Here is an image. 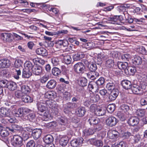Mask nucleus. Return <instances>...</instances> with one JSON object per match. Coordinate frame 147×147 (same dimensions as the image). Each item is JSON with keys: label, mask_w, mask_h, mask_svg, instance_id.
Listing matches in <instances>:
<instances>
[{"label": "nucleus", "mask_w": 147, "mask_h": 147, "mask_svg": "<svg viewBox=\"0 0 147 147\" xmlns=\"http://www.w3.org/2000/svg\"><path fill=\"white\" fill-rule=\"evenodd\" d=\"M84 55L83 52H78L73 56V58L74 61H78L84 58Z\"/></svg>", "instance_id": "21"}, {"label": "nucleus", "mask_w": 147, "mask_h": 147, "mask_svg": "<svg viewBox=\"0 0 147 147\" xmlns=\"http://www.w3.org/2000/svg\"><path fill=\"white\" fill-rule=\"evenodd\" d=\"M9 82L7 80H0V86L4 88H7Z\"/></svg>", "instance_id": "46"}, {"label": "nucleus", "mask_w": 147, "mask_h": 147, "mask_svg": "<svg viewBox=\"0 0 147 147\" xmlns=\"http://www.w3.org/2000/svg\"><path fill=\"white\" fill-rule=\"evenodd\" d=\"M23 63L22 61L19 59H16L14 63L15 67L17 68H22V65Z\"/></svg>", "instance_id": "37"}, {"label": "nucleus", "mask_w": 147, "mask_h": 147, "mask_svg": "<svg viewBox=\"0 0 147 147\" xmlns=\"http://www.w3.org/2000/svg\"><path fill=\"white\" fill-rule=\"evenodd\" d=\"M85 67L82 62H78L74 66V69L76 73L79 74H82L85 71Z\"/></svg>", "instance_id": "2"}, {"label": "nucleus", "mask_w": 147, "mask_h": 147, "mask_svg": "<svg viewBox=\"0 0 147 147\" xmlns=\"http://www.w3.org/2000/svg\"><path fill=\"white\" fill-rule=\"evenodd\" d=\"M66 107L65 109L67 108H68V109H71L75 107L76 104L74 103H72L71 102H69L66 104Z\"/></svg>", "instance_id": "55"}, {"label": "nucleus", "mask_w": 147, "mask_h": 147, "mask_svg": "<svg viewBox=\"0 0 147 147\" xmlns=\"http://www.w3.org/2000/svg\"><path fill=\"white\" fill-rule=\"evenodd\" d=\"M90 109L96 115L99 116L104 115L106 112L105 109L97 107L96 105H91Z\"/></svg>", "instance_id": "1"}, {"label": "nucleus", "mask_w": 147, "mask_h": 147, "mask_svg": "<svg viewBox=\"0 0 147 147\" xmlns=\"http://www.w3.org/2000/svg\"><path fill=\"white\" fill-rule=\"evenodd\" d=\"M42 133L41 129H33L32 131V135L35 139L39 138Z\"/></svg>", "instance_id": "10"}, {"label": "nucleus", "mask_w": 147, "mask_h": 147, "mask_svg": "<svg viewBox=\"0 0 147 147\" xmlns=\"http://www.w3.org/2000/svg\"><path fill=\"white\" fill-rule=\"evenodd\" d=\"M56 85V82L53 80H51L48 82L46 86L47 88L52 89L55 88Z\"/></svg>", "instance_id": "22"}, {"label": "nucleus", "mask_w": 147, "mask_h": 147, "mask_svg": "<svg viewBox=\"0 0 147 147\" xmlns=\"http://www.w3.org/2000/svg\"><path fill=\"white\" fill-rule=\"evenodd\" d=\"M0 115L2 117L9 116V113L6 108L3 107L0 109Z\"/></svg>", "instance_id": "26"}, {"label": "nucleus", "mask_w": 147, "mask_h": 147, "mask_svg": "<svg viewBox=\"0 0 147 147\" xmlns=\"http://www.w3.org/2000/svg\"><path fill=\"white\" fill-rule=\"evenodd\" d=\"M49 10L50 11H52L53 13V14H56L58 13L59 12L58 9L56 8H51L49 9Z\"/></svg>", "instance_id": "64"}, {"label": "nucleus", "mask_w": 147, "mask_h": 147, "mask_svg": "<svg viewBox=\"0 0 147 147\" xmlns=\"http://www.w3.org/2000/svg\"><path fill=\"white\" fill-rule=\"evenodd\" d=\"M1 129L0 131V134L2 137H5L7 136L9 134V131L13 132L14 129Z\"/></svg>", "instance_id": "18"}, {"label": "nucleus", "mask_w": 147, "mask_h": 147, "mask_svg": "<svg viewBox=\"0 0 147 147\" xmlns=\"http://www.w3.org/2000/svg\"><path fill=\"white\" fill-rule=\"evenodd\" d=\"M35 145V144L33 140H30L27 144V147H34Z\"/></svg>", "instance_id": "59"}, {"label": "nucleus", "mask_w": 147, "mask_h": 147, "mask_svg": "<svg viewBox=\"0 0 147 147\" xmlns=\"http://www.w3.org/2000/svg\"><path fill=\"white\" fill-rule=\"evenodd\" d=\"M83 139L81 138L74 139L71 142V145L73 147H78L81 145L83 143Z\"/></svg>", "instance_id": "5"}, {"label": "nucleus", "mask_w": 147, "mask_h": 147, "mask_svg": "<svg viewBox=\"0 0 147 147\" xmlns=\"http://www.w3.org/2000/svg\"><path fill=\"white\" fill-rule=\"evenodd\" d=\"M121 84L124 88L127 90L130 89L132 86L131 82L128 80L123 81Z\"/></svg>", "instance_id": "19"}, {"label": "nucleus", "mask_w": 147, "mask_h": 147, "mask_svg": "<svg viewBox=\"0 0 147 147\" xmlns=\"http://www.w3.org/2000/svg\"><path fill=\"white\" fill-rule=\"evenodd\" d=\"M106 122L107 125L112 127L116 125L117 121V119L114 117H111L107 118L106 120Z\"/></svg>", "instance_id": "6"}, {"label": "nucleus", "mask_w": 147, "mask_h": 147, "mask_svg": "<svg viewBox=\"0 0 147 147\" xmlns=\"http://www.w3.org/2000/svg\"><path fill=\"white\" fill-rule=\"evenodd\" d=\"M86 112L84 107H80L77 109L76 113L78 116L82 117L84 115Z\"/></svg>", "instance_id": "20"}, {"label": "nucleus", "mask_w": 147, "mask_h": 147, "mask_svg": "<svg viewBox=\"0 0 147 147\" xmlns=\"http://www.w3.org/2000/svg\"><path fill=\"white\" fill-rule=\"evenodd\" d=\"M49 78V76L47 74H45L44 76L41 77L40 81L42 83H46Z\"/></svg>", "instance_id": "41"}, {"label": "nucleus", "mask_w": 147, "mask_h": 147, "mask_svg": "<svg viewBox=\"0 0 147 147\" xmlns=\"http://www.w3.org/2000/svg\"><path fill=\"white\" fill-rule=\"evenodd\" d=\"M79 84L82 86H85L87 84V80L84 78H82L80 79Z\"/></svg>", "instance_id": "42"}, {"label": "nucleus", "mask_w": 147, "mask_h": 147, "mask_svg": "<svg viewBox=\"0 0 147 147\" xmlns=\"http://www.w3.org/2000/svg\"><path fill=\"white\" fill-rule=\"evenodd\" d=\"M28 119L30 121H33L35 119V115L34 113L30 114L27 116Z\"/></svg>", "instance_id": "54"}, {"label": "nucleus", "mask_w": 147, "mask_h": 147, "mask_svg": "<svg viewBox=\"0 0 147 147\" xmlns=\"http://www.w3.org/2000/svg\"><path fill=\"white\" fill-rule=\"evenodd\" d=\"M145 110L144 109H138L135 112V114L138 117H141L144 116L145 114Z\"/></svg>", "instance_id": "28"}, {"label": "nucleus", "mask_w": 147, "mask_h": 147, "mask_svg": "<svg viewBox=\"0 0 147 147\" xmlns=\"http://www.w3.org/2000/svg\"><path fill=\"white\" fill-rule=\"evenodd\" d=\"M22 141L21 137L18 135H14L11 139V143L13 146H17L21 143Z\"/></svg>", "instance_id": "3"}, {"label": "nucleus", "mask_w": 147, "mask_h": 147, "mask_svg": "<svg viewBox=\"0 0 147 147\" xmlns=\"http://www.w3.org/2000/svg\"><path fill=\"white\" fill-rule=\"evenodd\" d=\"M45 97L46 98L52 100L55 98L54 92L52 91H48L45 93Z\"/></svg>", "instance_id": "32"}, {"label": "nucleus", "mask_w": 147, "mask_h": 147, "mask_svg": "<svg viewBox=\"0 0 147 147\" xmlns=\"http://www.w3.org/2000/svg\"><path fill=\"white\" fill-rule=\"evenodd\" d=\"M22 93L21 90H17L16 91L15 93V96L17 98H20L22 96Z\"/></svg>", "instance_id": "57"}, {"label": "nucleus", "mask_w": 147, "mask_h": 147, "mask_svg": "<svg viewBox=\"0 0 147 147\" xmlns=\"http://www.w3.org/2000/svg\"><path fill=\"white\" fill-rule=\"evenodd\" d=\"M44 142L46 144L51 143L53 140V138L52 136L51 135H47L43 138Z\"/></svg>", "instance_id": "24"}, {"label": "nucleus", "mask_w": 147, "mask_h": 147, "mask_svg": "<svg viewBox=\"0 0 147 147\" xmlns=\"http://www.w3.org/2000/svg\"><path fill=\"white\" fill-rule=\"evenodd\" d=\"M61 71L58 68L54 67L52 69V73L55 76H58L60 75Z\"/></svg>", "instance_id": "35"}, {"label": "nucleus", "mask_w": 147, "mask_h": 147, "mask_svg": "<svg viewBox=\"0 0 147 147\" xmlns=\"http://www.w3.org/2000/svg\"><path fill=\"white\" fill-rule=\"evenodd\" d=\"M100 97L98 94H91L90 96V99L92 102H96L100 99Z\"/></svg>", "instance_id": "30"}, {"label": "nucleus", "mask_w": 147, "mask_h": 147, "mask_svg": "<svg viewBox=\"0 0 147 147\" xmlns=\"http://www.w3.org/2000/svg\"><path fill=\"white\" fill-rule=\"evenodd\" d=\"M87 75L88 78L94 80L98 77L99 74L96 72L90 71L87 74Z\"/></svg>", "instance_id": "11"}, {"label": "nucleus", "mask_w": 147, "mask_h": 147, "mask_svg": "<svg viewBox=\"0 0 147 147\" xmlns=\"http://www.w3.org/2000/svg\"><path fill=\"white\" fill-rule=\"evenodd\" d=\"M16 73H15V75L14 76V78L18 80L19 78V76L21 75V71L20 68H17L16 69Z\"/></svg>", "instance_id": "48"}, {"label": "nucleus", "mask_w": 147, "mask_h": 147, "mask_svg": "<svg viewBox=\"0 0 147 147\" xmlns=\"http://www.w3.org/2000/svg\"><path fill=\"white\" fill-rule=\"evenodd\" d=\"M132 62L135 65H140L142 63V59L139 56H136L132 59Z\"/></svg>", "instance_id": "23"}, {"label": "nucleus", "mask_w": 147, "mask_h": 147, "mask_svg": "<svg viewBox=\"0 0 147 147\" xmlns=\"http://www.w3.org/2000/svg\"><path fill=\"white\" fill-rule=\"evenodd\" d=\"M21 90L22 93L26 94L30 92V88L27 86L23 85L21 86Z\"/></svg>", "instance_id": "33"}, {"label": "nucleus", "mask_w": 147, "mask_h": 147, "mask_svg": "<svg viewBox=\"0 0 147 147\" xmlns=\"http://www.w3.org/2000/svg\"><path fill=\"white\" fill-rule=\"evenodd\" d=\"M36 52L37 54L43 56H46L48 54L47 50L43 47L37 49L36 50Z\"/></svg>", "instance_id": "14"}, {"label": "nucleus", "mask_w": 147, "mask_h": 147, "mask_svg": "<svg viewBox=\"0 0 147 147\" xmlns=\"http://www.w3.org/2000/svg\"><path fill=\"white\" fill-rule=\"evenodd\" d=\"M99 93L103 97L106 96L108 94L107 90L105 89L100 90Z\"/></svg>", "instance_id": "50"}, {"label": "nucleus", "mask_w": 147, "mask_h": 147, "mask_svg": "<svg viewBox=\"0 0 147 147\" xmlns=\"http://www.w3.org/2000/svg\"><path fill=\"white\" fill-rule=\"evenodd\" d=\"M22 100L25 102L30 103L32 102V99L29 96L25 95L22 96Z\"/></svg>", "instance_id": "31"}, {"label": "nucleus", "mask_w": 147, "mask_h": 147, "mask_svg": "<svg viewBox=\"0 0 147 147\" xmlns=\"http://www.w3.org/2000/svg\"><path fill=\"white\" fill-rule=\"evenodd\" d=\"M88 67L90 71H94L97 69L96 66L94 64H89Z\"/></svg>", "instance_id": "49"}, {"label": "nucleus", "mask_w": 147, "mask_h": 147, "mask_svg": "<svg viewBox=\"0 0 147 147\" xmlns=\"http://www.w3.org/2000/svg\"><path fill=\"white\" fill-rule=\"evenodd\" d=\"M32 75L31 71L29 69H23L22 73L23 77L28 78Z\"/></svg>", "instance_id": "27"}, {"label": "nucleus", "mask_w": 147, "mask_h": 147, "mask_svg": "<svg viewBox=\"0 0 147 147\" xmlns=\"http://www.w3.org/2000/svg\"><path fill=\"white\" fill-rule=\"evenodd\" d=\"M51 61L54 66H57L59 64V58L58 57H53L51 59Z\"/></svg>", "instance_id": "47"}, {"label": "nucleus", "mask_w": 147, "mask_h": 147, "mask_svg": "<svg viewBox=\"0 0 147 147\" xmlns=\"http://www.w3.org/2000/svg\"><path fill=\"white\" fill-rule=\"evenodd\" d=\"M94 131L93 129H84L83 132L85 136H87L92 135L94 133Z\"/></svg>", "instance_id": "43"}, {"label": "nucleus", "mask_w": 147, "mask_h": 147, "mask_svg": "<svg viewBox=\"0 0 147 147\" xmlns=\"http://www.w3.org/2000/svg\"><path fill=\"white\" fill-rule=\"evenodd\" d=\"M34 65H33L32 63L30 61L26 62L24 64L25 69L32 70Z\"/></svg>", "instance_id": "34"}, {"label": "nucleus", "mask_w": 147, "mask_h": 147, "mask_svg": "<svg viewBox=\"0 0 147 147\" xmlns=\"http://www.w3.org/2000/svg\"><path fill=\"white\" fill-rule=\"evenodd\" d=\"M57 125V123L55 121L50 122L46 125L47 128H54Z\"/></svg>", "instance_id": "45"}, {"label": "nucleus", "mask_w": 147, "mask_h": 147, "mask_svg": "<svg viewBox=\"0 0 147 147\" xmlns=\"http://www.w3.org/2000/svg\"><path fill=\"white\" fill-rule=\"evenodd\" d=\"M117 65L119 68L120 69L124 70L125 72H127V69L128 68V63L127 62H118Z\"/></svg>", "instance_id": "16"}, {"label": "nucleus", "mask_w": 147, "mask_h": 147, "mask_svg": "<svg viewBox=\"0 0 147 147\" xmlns=\"http://www.w3.org/2000/svg\"><path fill=\"white\" fill-rule=\"evenodd\" d=\"M131 89L133 93L137 94H142L143 90L138 85L133 84L131 86Z\"/></svg>", "instance_id": "4"}, {"label": "nucleus", "mask_w": 147, "mask_h": 147, "mask_svg": "<svg viewBox=\"0 0 147 147\" xmlns=\"http://www.w3.org/2000/svg\"><path fill=\"white\" fill-rule=\"evenodd\" d=\"M139 122V118L136 117H132L128 121V123L130 125L134 126L137 125Z\"/></svg>", "instance_id": "9"}, {"label": "nucleus", "mask_w": 147, "mask_h": 147, "mask_svg": "<svg viewBox=\"0 0 147 147\" xmlns=\"http://www.w3.org/2000/svg\"><path fill=\"white\" fill-rule=\"evenodd\" d=\"M90 141L91 144L95 145L97 147H102L103 146L102 142L101 141L92 138L90 139Z\"/></svg>", "instance_id": "13"}, {"label": "nucleus", "mask_w": 147, "mask_h": 147, "mask_svg": "<svg viewBox=\"0 0 147 147\" xmlns=\"http://www.w3.org/2000/svg\"><path fill=\"white\" fill-rule=\"evenodd\" d=\"M105 81L104 78H100L96 81V82L98 86H100L104 84Z\"/></svg>", "instance_id": "51"}, {"label": "nucleus", "mask_w": 147, "mask_h": 147, "mask_svg": "<svg viewBox=\"0 0 147 147\" xmlns=\"http://www.w3.org/2000/svg\"><path fill=\"white\" fill-rule=\"evenodd\" d=\"M139 52L142 54L147 55V48L146 49L143 47H141L139 48Z\"/></svg>", "instance_id": "52"}, {"label": "nucleus", "mask_w": 147, "mask_h": 147, "mask_svg": "<svg viewBox=\"0 0 147 147\" xmlns=\"http://www.w3.org/2000/svg\"><path fill=\"white\" fill-rule=\"evenodd\" d=\"M69 138L67 136H62L59 140V144L62 146H65L67 144Z\"/></svg>", "instance_id": "15"}, {"label": "nucleus", "mask_w": 147, "mask_h": 147, "mask_svg": "<svg viewBox=\"0 0 147 147\" xmlns=\"http://www.w3.org/2000/svg\"><path fill=\"white\" fill-rule=\"evenodd\" d=\"M68 31L67 30H61L58 31L57 34L58 35H60L61 34H66L67 33Z\"/></svg>", "instance_id": "63"}, {"label": "nucleus", "mask_w": 147, "mask_h": 147, "mask_svg": "<svg viewBox=\"0 0 147 147\" xmlns=\"http://www.w3.org/2000/svg\"><path fill=\"white\" fill-rule=\"evenodd\" d=\"M64 61L67 64H70L71 61L72 59L69 55H67L64 57Z\"/></svg>", "instance_id": "38"}, {"label": "nucleus", "mask_w": 147, "mask_h": 147, "mask_svg": "<svg viewBox=\"0 0 147 147\" xmlns=\"http://www.w3.org/2000/svg\"><path fill=\"white\" fill-rule=\"evenodd\" d=\"M17 87V85L16 83L13 82H9L6 88L11 91L15 90Z\"/></svg>", "instance_id": "17"}, {"label": "nucleus", "mask_w": 147, "mask_h": 147, "mask_svg": "<svg viewBox=\"0 0 147 147\" xmlns=\"http://www.w3.org/2000/svg\"><path fill=\"white\" fill-rule=\"evenodd\" d=\"M33 73L36 75H40L42 73V69L41 67L34 65L32 70Z\"/></svg>", "instance_id": "12"}, {"label": "nucleus", "mask_w": 147, "mask_h": 147, "mask_svg": "<svg viewBox=\"0 0 147 147\" xmlns=\"http://www.w3.org/2000/svg\"><path fill=\"white\" fill-rule=\"evenodd\" d=\"M106 88L109 90H112L115 88V84L112 82H109L108 83L106 86Z\"/></svg>", "instance_id": "44"}, {"label": "nucleus", "mask_w": 147, "mask_h": 147, "mask_svg": "<svg viewBox=\"0 0 147 147\" xmlns=\"http://www.w3.org/2000/svg\"><path fill=\"white\" fill-rule=\"evenodd\" d=\"M1 39L5 41L11 42L12 40L11 34L9 33H4L1 34Z\"/></svg>", "instance_id": "8"}, {"label": "nucleus", "mask_w": 147, "mask_h": 147, "mask_svg": "<svg viewBox=\"0 0 147 147\" xmlns=\"http://www.w3.org/2000/svg\"><path fill=\"white\" fill-rule=\"evenodd\" d=\"M37 108L39 111L41 112H43L45 110L46 105L41 102H38L37 104Z\"/></svg>", "instance_id": "25"}, {"label": "nucleus", "mask_w": 147, "mask_h": 147, "mask_svg": "<svg viewBox=\"0 0 147 147\" xmlns=\"http://www.w3.org/2000/svg\"><path fill=\"white\" fill-rule=\"evenodd\" d=\"M105 55L103 54H100L98 55L97 57V61L99 62H100L102 61V60L105 59Z\"/></svg>", "instance_id": "61"}, {"label": "nucleus", "mask_w": 147, "mask_h": 147, "mask_svg": "<svg viewBox=\"0 0 147 147\" xmlns=\"http://www.w3.org/2000/svg\"><path fill=\"white\" fill-rule=\"evenodd\" d=\"M88 121L90 125H92V124L94 125L97 124L99 122L100 120L98 118L92 117L89 119Z\"/></svg>", "instance_id": "29"}, {"label": "nucleus", "mask_w": 147, "mask_h": 147, "mask_svg": "<svg viewBox=\"0 0 147 147\" xmlns=\"http://www.w3.org/2000/svg\"><path fill=\"white\" fill-rule=\"evenodd\" d=\"M131 58V56L129 54H125L121 56V59L123 60H128Z\"/></svg>", "instance_id": "53"}, {"label": "nucleus", "mask_w": 147, "mask_h": 147, "mask_svg": "<svg viewBox=\"0 0 147 147\" xmlns=\"http://www.w3.org/2000/svg\"><path fill=\"white\" fill-rule=\"evenodd\" d=\"M115 109V105L114 104H110L107 107L108 111L110 113H112Z\"/></svg>", "instance_id": "40"}, {"label": "nucleus", "mask_w": 147, "mask_h": 147, "mask_svg": "<svg viewBox=\"0 0 147 147\" xmlns=\"http://www.w3.org/2000/svg\"><path fill=\"white\" fill-rule=\"evenodd\" d=\"M119 93V91L118 89L115 88L111 90V91L110 93L113 95L117 97Z\"/></svg>", "instance_id": "60"}, {"label": "nucleus", "mask_w": 147, "mask_h": 147, "mask_svg": "<svg viewBox=\"0 0 147 147\" xmlns=\"http://www.w3.org/2000/svg\"><path fill=\"white\" fill-rule=\"evenodd\" d=\"M127 70L130 75H133L136 71V68L132 66L128 67Z\"/></svg>", "instance_id": "36"}, {"label": "nucleus", "mask_w": 147, "mask_h": 147, "mask_svg": "<svg viewBox=\"0 0 147 147\" xmlns=\"http://www.w3.org/2000/svg\"><path fill=\"white\" fill-rule=\"evenodd\" d=\"M114 62L113 59H109L106 61V66L109 68L113 67L114 65Z\"/></svg>", "instance_id": "39"}, {"label": "nucleus", "mask_w": 147, "mask_h": 147, "mask_svg": "<svg viewBox=\"0 0 147 147\" xmlns=\"http://www.w3.org/2000/svg\"><path fill=\"white\" fill-rule=\"evenodd\" d=\"M140 103L142 106H144L147 105V97H145L141 99Z\"/></svg>", "instance_id": "56"}, {"label": "nucleus", "mask_w": 147, "mask_h": 147, "mask_svg": "<svg viewBox=\"0 0 147 147\" xmlns=\"http://www.w3.org/2000/svg\"><path fill=\"white\" fill-rule=\"evenodd\" d=\"M11 65L10 61L7 59H2L0 60V68H7Z\"/></svg>", "instance_id": "7"}, {"label": "nucleus", "mask_w": 147, "mask_h": 147, "mask_svg": "<svg viewBox=\"0 0 147 147\" xmlns=\"http://www.w3.org/2000/svg\"><path fill=\"white\" fill-rule=\"evenodd\" d=\"M119 19V16H114L110 18V20L113 21L114 22L113 23L114 24L115 23V22L117 20H118Z\"/></svg>", "instance_id": "62"}, {"label": "nucleus", "mask_w": 147, "mask_h": 147, "mask_svg": "<svg viewBox=\"0 0 147 147\" xmlns=\"http://www.w3.org/2000/svg\"><path fill=\"white\" fill-rule=\"evenodd\" d=\"M59 93L60 94L61 93H62L63 97L65 98H67L68 95L69 94L68 92L66 91L64 92V90L63 89L60 90L59 89Z\"/></svg>", "instance_id": "58"}]
</instances>
